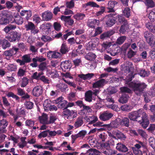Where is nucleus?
<instances>
[{"label":"nucleus","mask_w":155,"mask_h":155,"mask_svg":"<svg viewBox=\"0 0 155 155\" xmlns=\"http://www.w3.org/2000/svg\"><path fill=\"white\" fill-rule=\"evenodd\" d=\"M128 117H124L119 119V124L122 126L128 127L129 126L130 120Z\"/></svg>","instance_id":"1a4fd4ad"},{"label":"nucleus","mask_w":155,"mask_h":155,"mask_svg":"<svg viewBox=\"0 0 155 155\" xmlns=\"http://www.w3.org/2000/svg\"><path fill=\"white\" fill-rule=\"evenodd\" d=\"M114 33V32L113 31H109L104 32L100 35V38L101 39H104L106 38L110 37Z\"/></svg>","instance_id":"4be33fe9"},{"label":"nucleus","mask_w":155,"mask_h":155,"mask_svg":"<svg viewBox=\"0 0 155 155\" xmlns=\"http://www.w3.org/2000/svg\"><path fill=\"white\" fill-rule=\"evenodd\" d=\"M54 26L55 30L58 31L60 30L61 25L60 24L58 23L55 22L54 23Z\"/></svg>","instance_id":"338daca9"},{"label":"nucleus","mask_w":155,"mask_h":155,"mask_svg":"<svg viewBox=\"0 0 155 155\" xmlns=\"http://www.w3.org/2000/svg\"><path fill=\"white\" fill-rule=\"evenodd\" d=\"M145 3L147 7V8H153L155 6V3L152 0H145Z\"/></svg>","instance_id":"2f4dec72"},{"label":"nucleus","mask_w":155,"mask_h":155,"mask_svg":"<svg viewBox=\"0 0 155 155\" xmlns=\"http://www.w3.org/2000/svg\"><path fill=\"white\" fill-rule=\"evenodd\" d=\"M51 101L50 100L47 99L46 100L44 103L43 106L45 110H48L50 107L51 106Z\"/></svg>","instance_id":"72a5a7b5"},{"label":"nucleus","mask_w":155,"mask_h":155,"mask_svg":"<svg viewBox=\"0 0 155 155\" xmlns=\"http://www.w3.org/2000/svg\"><path fill=\"white\" fill-rule=\"evenodd\" d=\"M120 92L122 94H131L132 91L130 89L126 87H121L120 88Z\"/></svg>","instance_id":"7c9ffc66"},{"label":"nucleus","mask_w":155,"mask_h":155,"mask_svg":"<svg viewBox=\"0 0 155 155\" xmlns=\"http://www.w3.org/2000/svg\"><path fill=\"white\" fill-rule=\"evenodd\" d=\"M41 39L45 42H49L53 40L52 38L47 35H43Z\"/></svg>","instance_id":"a18cd8bd"},{"label":"nucleus","mask_w":155,"mask_h":155,"mask_svg":"<svg viewBox=\"0 0 155 155\" xmlns=\"http://www.w3.org/2000/svg\"><path fill=\"white\" fill-rule=\"evenodd\" d=\"M128 28L129 27L128 23L123 24L121 26L119 31L120 33L123 34L128 29Z\"/></svg>","instance_id":"c756f323"},{"label":"nucleus","mask_w":155,"mask_h":155,"mask_svg":"<svg viewBox=\"0 0 155 155\" xmlns=\"http://www.w3.org/2000/svg\"><path fill=\"white\" fill-rule=\"evenodd\" d=\"M150 145L153 149H155V139L153 137H150L149 139Z\"/></svg>","instance_id":"a19ab883"},{"label":"nucleus","mask_w":155,"mask_h":155,"mask_svg":"<svg viewBox=\"0 0 155 155\" xmlns=\"http://www.w3.org/2000/svg\"><path fill=\"white\" fill-rule=\"evenodd\" d=\"M107 90L108 92L111 94L115 93L117 91V90L114 87L109 88Z\"/></svg>","instance_id":"69168bd1"},{"label":"nucleus","mask_w":155,"mask_h":155,"mask_svg":"<svg viewBox=\"0 0 155 155\" xmlns=\"http://www.w3.org/2000/svg\"><path fill=\"white\" fill-rule=\"evenodd\" d=\"M143 35L146 40L153 35L151 33L150 31H146L143 33Z\"/></svg>","instance_id":"8fccbe9b"},{"label":"nucleus","mask_w":155,"mask_h":155,"mask_svg":"<svg viewBox=\"0 0 155 155\" xmlns=\"http://www.w3.org/2000/svg\"><path fill=\"white\" fill-rule=\"evenodd\" d=\"M61 65L66 70H69L71 67V63L69 61H65L61 63Z\"/></svg>","instance_id":"b1692460"},{"label":"nucleus","mask_w":155,"mask_h":155,"mask_svg":"<svg viewBox=\"0 0 155 155\" xmlns=\"http://www.w3.org/2000/svg\"><path fill=\"white\" fill-rule=\"evenodd\" d=\"M63 112V114L64 116H69L71 115V112L70 110L67 108H64Z\"/></svg>","instance_id":"13d9d810"},{"label":"nucleus","mask_w":155,"mask_h":155,"mask_svg":"<svg viewBox=\"0 0 155 155\" xmlns=\"http://www.w3.org/2000/svg\"><path fill=\"white\" fill-rule=\"evenodd\" d=\"M118 16V21L120 24H123V25L128 23L127 20L124 17L119 16V15Z\"/></svg>","instance_id":"c03bdc74"},{"label":"nucleus","mask_w":155,"mask_h":155,"mask_svg":"<svg viewBox=\"0 0 155 155\" xmlns=\"http://www.w3.org/2000/svg\"><path fill=\"white\" fill-rule=\"evenodd\" d=\"M124 68V71L125 72H129L130 71V69L131 68V63L128 62Z\"/></svg>","instance_id":"37998d69"},{"label":"nucleus","mask_w":155,"mask_h":155,"mask_svg":"<svg viewBox=\"0 0 155 155\" xmlns=\"http://www.w3.org/2000/svg\"><path fill=\"white\" fill-rule=\"evenodd\" d=\"M117 3L115 1H110L109 2L108 4V7L114 8L115 6V5H116Z\"/></svg>","instance_id":"0e129e2a"},{"label":"nucleus","mask_w":155,"mask_h":155,"mask_svg":"<svg viewBox=\"0 0 155 155\" xmlns=\"http://www.w3.org/2000/svg\"><path fill=\"white\" fill-rule=\"evenodd\" d=\"M119 122L117 119H116L112 121L110 124H107L106 127H110L113 128H117L119 127Z\"/></svg>","instance_id":"5701e85b"},{"label":"nucleus","mask_w":155,"mask_h":155,"mask_svg":"<svg viewBox=\"0 0 155 155\" xmlns=\"http://www.w3.org/2000/svg\"><path fill=\"white\" fill-rule=\"evenodd\" d=\"M135 54L136 52L130 49L128 52L127 56L128 58H130Z\"/></svg>","instance_id":"bf43d9fd"},{"label":"nucleus","mask_w":155,"mask_h":155,"mask_svg":"<svg viewBox=\"0 0 155 155\" xmlns=\"http://www.w3.org/2000/svg\"><path fill=\"white\" fill-rule=\"evenodd\" d=\"M7 122L4 119H3L1 121L0 123V133L3 132L4 129L7 126Z\"/></svg>","instance_id":"6ab92c4d"},{"label":"nucleus","mask_w":155,"mask_h":155,"mask_svg":"<svg viewBox=\"0 0 155 155\" xmlns=\"http://www.w3.org/2000/svg\"><path fill=\"white\" fill-rule=\"evenodd\" d=\"M111 14H110L105 16V23L107 26L109 27L112 26L116 22V19L113 18V17H111Z\"/></svg>","instance_id":"423d86ee"},{"label":"nucleus","mask_w":155,"mask_h":155,"mask_svg":"<svg viewBox=\"0 0 155 155\" xmlns=\"http://www.w3.org/2000/svg\"><path fill=\"white\" fill-rule=\"evenodd\" d=\"M87 133V132L85 130H82L79 132L77 134L78 137H84L85 134Z\"/></svg>","instance_id":"e2e57ef3"},{"label":"nucleus","mask_w":155,"mask_h":155,"mask_svg":"<svg viewBox=\"0 0 155 155\" xmlns=\"http://www.w3.org/2000/svg\"><path fill=\"white\" fill-rule=\"evenodd\" d=\"M139 143L135 144L134 145L135 147L132 148L133 152L135 155H137L139 154L140 153H141L140 151L139 150V149L141 147L146 149L145 151H146L147 150V147L142 142L140 141L139 142Z\"/></svg>","instance_id":"20e7f679"},{"label":"nucleus","mask_w":155,"mask_h":155,"mask_svg":"<svg viewBox=\"0 0 155 155\" xmlns=\"http://www.w3.org/2000/svg\"><path fill=\"white\" fill-rule=\"evenodd\" d=\"M28 79L25 77H24L22 79V83L21 87H25L28 83Z\"/></svg>","instance_id":"79ce46f5"},{"label":"nucleus","mask_w":155,"mask_h":155,"mask_svg":"<svg viewBox=\"0 0 155 155\" xmlns=\"http://www.w3.org/2000/svg\"><path fill=\"white\" fill-rule=\"evenodd\" d=\"M25 70L22 68H20L18 72V76L19 77L23 76L25 75Z\"/></svg>","instance_id":"4d7b16f0"},{"label":"nucleus","mask_w":155,"mask_h":155,"mask_svg":"<svg viewBox=\"0 0 155 155\" xmlns=\"http://www.w3.org/2000/svg\"><path fill=\"white\" fill-rule=\"evenodd\" d=\"M104 70L105 71L109 72H113L114 73L116 72L118 70V69L117 68H113L110 67H109L106 69H104Z\"/></svg>","instance_id":"6e6d98bb"},{"label":"nucleus","mask_w":155,"mask_h":155,"mask_svg":"<svg viewBox=\"0 0 155 155\" xmlns=\"http://www.w3.org/2000/svg\"><path fill=\"white\" fill-rule=\"evenodd\" d=\"M100 152L98 150L94 148L89 149L85 153L87 155H99Z\"/></svg>","instance_id":"f3484780"},{"label":"nucleus","mask_w":155,"mask_h":155,"mask_svg":"<svg viewBox=\"0 0 155 155\" xmlns=\"http://www.w3.org/2000/svg\"><path fill=\"white\" fill-rule=\"evenodd\" d=\"M92 99V93L91 91L86 92L85 93V100L88 102H91Z\"/></svg>","instance_id":"cd10ccee"},{"label":"nucleus","mask_w":155,"mask_h":155,"mask_svg":"<svg viewBox=\"0 0 155 155\" xmlns=\"http://www.w3.org/2000/svg\"><path fill=\"white\" fill-rule=\"evenodd\" d=\"M58 87L62 91H65L66 88L68 87V86L67 84L61 83L59 84L58 86Z\"/></svg>","instance_id":"49530a36"},{"label":"nucleus","mask_w":155,"mask_h":155,"mask_svg":"<svg viewBox=\"0 0 155 155\" xmlns=\"http://www.w3.org/2000/svg\"><path fill=\"white\" fill-rule=\"evenodd\" d=\"M128 117L130 120L137 122L140 124L142 123V126L145 128L149 124L146 114L144 112L141 113L140 110L129 113Z\"/></svg>","instance_id":"f257e3e1"},{"label":"nucleus","mask_w":155,"mask_h":155,"mask_svg":"<svg viewBox=\"0 0 155 155\" xmlns=\"http://www.w3.org/2000/svg\"><path fill=\"white\" fill-rule=\"evenodd\" d=\"M66 5L67 8L71 9L74 7V2L72 1L66 2Z\"/></svg>","instance_id":"3c124183"},{"label":"nucleus","mask_w":155,"mask_h":155,"mask_svg":"<svg viewBox=\"0 0 155 155\" xmlns=\"http://www.w3.org/2000/svg\"><path fill=\"white\" fill-rule=\"evenodd\" d=\"M71 16H65L62 15L61 19L70 25H72L74 23V21L73 19L70 18Z\"/></svg>","instance_id":"dca6fc26"},{"label":"nucleus","mask_w":155,"mask_h":155,"mask_svg":"<svg viewBox=\"0 0 155 155\" xmlns=\"http://www.w3.org/2000/svg\"><path fill=\"white\" fill-rule=\"evenodd\" d=\"M143 96L144 97V101L146 103L149 102L151 101L150 97H152L151 95H150V94L149 92H145L143 93Z\"/></svg>","instance_id":"aec40b11"},{"label":"nucleus","mask_w":155,"mask_h":155,"mask_svg":"<svg viewBox=\"0 0 155 155\" xmlns=\"http://www.w3.org/2000/svg\"><path fill=\"white\" fill-rule=\"evenodd\" d=\"M60 51L62 54H66L69 51L68 47L64 43L62 44Z\"/></svg>","instance_id":"a878e982"},{"label":"nucleus","mask_w":155,"mask_h":155,"mask_svg":"<svg viewBox=\"0 0 155 155\" xmlns=\"http://www.w3.org/2000/svg\"><path fill=\"white\" fill-rule=\"evenodd\" d=\"M78 77L80 78L85 80L90 79L94 76V74L93 73H88L85 74H78Z\"/></svg>","instance_id":"a211bd4d"},{"label":"nucleus","mask_w":155,"mask_h":155,"mask_svg":"<svg viewBox=\"0 0 155 155\" xmlns=\"http://www.w3.org/2000/svg\"><path fill=\"white\" fill-rule=\"evenodd\" d=\"M18 94L19 95L23 96L22 97L23 98H28L30 97L29 95H28L27 94H25L23 90L21 88H18Z\"/></svg>","instance_id":"c85d7f7f"},{"label":"nucleus","mask_w":155,"mask_h":155,"mask_svg":"<svg viewBox=\"0 0 155 155\" xmlns=\"http://www.w3.org/2000/svg\"><path fill=\"white\" fill-rule=\"evenodd\" d=\"M146 41L149 45L152 47L155 46V38H154L153 35L150 37Z\"/></svg>","instance_id":"393cba45"},{"label":"nucleus","mask_w":155,"mask_h":155,"mask_svg":"<svg viewBox=\"0 0 155 155\" xmlns=\"http://www.w3.org/2000/svg\"><path fill=\"white\" fill-rule=\"evenodd\" d=\"M38 68L40 70L43 71L47 68V64L46 62H43L40 63L38 65Z\"/></svg>","instance_id":"09e8293b"},{"label":"nucleus","mask_w":155,"mask_h":155,"mask_svg":"<svg viewBox=\"0 0 155 155\" xmlns=\"http://www.w3.org/2000/svg\"><path fill=\"white\" fill-rule=\"evenodd\" d=\"M127 37L125 36H122L119 37L117 39L116 43L119 45L122 44L126 40Z\"/></svg>","instance_id":"473e14b6"},{"label":"nucleus","mask_w":155,"mask_h":155,"mask_svg":"<svg viewBox=\"0 0 155 155\" xmlns=\"http://www.w3.org/2000/svg\"><path fill=\"white\" fill-rule=\"evenodd\" d=\"M52 13L48 11L45 12L43 13L42 15L43 20L46 21L51 20L52 18Z\"/></svg>","instance_id":"9b49d317"},{"label":"nucleus","mask_w":155,"mask_h":155,"mask_svg":"<svg viewBox=\"0 0 155 155\" xmlns=\"http://www.w3.org/2000/svg\"><path fill=\"white\" fill-rule=\"evenodd\" d=\"M116 136L118 138L123 140H125L126 137L125 135L121 132L117 133L116 134Z\"/></svg>","instance_id":"58836bf2"},{"label":"nucleus","mask_w":155,"mask_h":155,"mask_svg":"<svg viewBox=\"0 0 155 155\" xmlns=\"http://www.w3.org/2000/svg\"><path fill=\"white\" fill-rule=\"evenodd\" d=\"M68 102L67 101L64 100L62 101H61L60 103H59L58 104V107L59 108H67V104Z\"/></svg>","instance_id":"c9c22d12"},{"label":"nucleus","mask_w":155,"mask_h":155,"mask_svg":"<svg viewBox=\"0 0 155 155\" xmlns=\"http://www.w3.org/2000/svg\"><path fill=\"white\" fill-rule=\"evenodd\" d=\"M20 38V35L16 31L10 32V42L15 41L16 40L18 41Z\"/></svg>","instance_id":"9d476101"},{"label":"nucleus","mask_w":155,"mask_h":155,"mask_svg":"<svg viewBox=\"0 0 155 155\" xmlns=\"http://www.w3.org/2000/svg\"><path fill=\"white\" fill-rule=\"evenodd\" d=\"M105 80L103 79H100L96 82L94 83L93 85L94 88H98L100 87H102L105 83Z\"/></svg>","instance_id":"2eb2a0df"},{"label":"nucleus","mask_w":155,"mask_h":155,"mask_svg":"<svg viewBox=\"0 0 155 155\" xmlns=\"http://www.w3.org/2000/svg\"><path fill=\"white\" fill-rule=\"evenodd\" d=\"M51 26V24L50 23L42 24L41 26V28L43 30H45L46 29H50Z\"/></svg>","instance_id":"de8ad7c7"},{"label":"nucleus","mask_w":155,"mask_h":155,"mask_svg":"<svg viewBox=\"0 0 155 155\" xmlns=\"http://www.w3.org/2000/svg\"><path fill=\"white\" fill-rule=\"evenodd\" d=\"M116 149L119 151L123 152H126L128 150L126 146L121 143H118L117 144Z\"/></svg>","instance_id":"ddd939ff"},{"label":"nucleus","mask_w":155,"mask_h":155,"mask_svg":"<svg viewBox=\"0 0 155 155\" xmlns=\"http://www.w3.org/2000/svg\"><path fill=\"white\" fill-rule=\"evenodd\" d=\"M39 119L41 123L45 124H49L47 114L44 113L41 116L39 117Z\"/></svg>","instance_id":"f8f14e48"},{"label":"nucleus","mask_w":155,"mask_h":155,"mask_svg":"<svg viewBox=\"0 0 155 155\" xmlns=\"http://www.w3.org/2000/svg\"><path fill=\"white\" fill-rule=\"evenodd\" d=\"M75 18L77 20H82L84 17H85V15L84 14L81 13L77 14L76 15L74 16Z\"/></svg>","instance_id":"603ef678"},{"label":"nucleus","mask_w":155,"mask_h":155,"mask_svg":"<svg viewBox=\"0 0 155 155\" xmlns=\"http://www.w3.org/2000/svg\"><path fill=\"white\" fill-rule=\"evenodd\" d=\"M25 104L26 105V107L27 108L29 109H31L33 107V103L30 101L26 102L25 103Z\"/></svg>","instance_id":"052dcab7"},{"label":"nucleus","mask_w":155,"mask_h":155,"mask_svg":"<svg viewBox=\"0 0 155 155\" xmlns=\"http://www.w3.org/2000/svg\"><path fill=\"white\" fill-rule=\"evenodd\" d=\"M9 20L2 14H0V24L6 25L9 23Z\"/></svg>","instance_id":"412c9836"},{"label":"nucleus","mask_w":155,"mask_h":155,"mask_svg":"<svg viewBox=\"0 0 155 155\" xmlns=\"http://www.w3.org/2000/svg\"><path fill=\"white\" fill-rule=\"evenodd\" d=\"M96 57V56L94 54L90 52L88 53L85 58L88 60L92 61Z\"/></svg>","instance_id":"f704fd0d"},{"label":"nucleus","mask_w":155,"mask_h":155,"mask_svg":"<svg viewBox=\"0 0 155 155\" xmlns=\"http://www.w3.org/2000/svg\"><path fill=\"white\" fill-rule=\"evenodd\" d=\"M148 130L149 132L152 133L153 131L155 130V124H150Z\"/></svg>","instance_id":"774afa93"},{"label":"nucleus","mask_w":155,"mask_h":155,"mask_svg":"<svg viewBox=\"0 0 155 155\" xmlns=\"http://www.w3.org/2000/svg\"><path fill=\"white\" fill-rule=\"evenodd\" d=\"M113 116V114L108 111H105L100 115L99 118L102 120H108Z\"/></svg>","instance_id":"39448f33"},{"label":"nucleus","mask_w":155,"mask_h":155,"mask_svg":"<svg viewBox=\"0 0 155 155\" xmlns=\"http://www.w3.org/2000/svg\"><path fill=\"white\" fill-rule=\"evenodd\" d=\"M128 87L132 88L136 95L141 96L147 85L144 83L131 82L127 83Z\"/></svg>","instance_id":"f03ea898"},{"label":"nucleus","mask_w":155,"mask_h":155,"mask_svg":"<svg viewBox=\"0 0 155 155\" xmlns=\"http://www.w3.org/2000/svg\"><path fill=\"white\" fill-rule=\"evenodd\" d=\"M25 26L27 31L31 30V32L34 34L37 33L39 31L38 30L36 29L35 25L31 22H28Z\"/></svg>","instance_id":"0eeeda50"},{"label":"nucleus","mask_w":155,"mask_h":155,"mask_svg":"<svg viewBox=\"0 0 155 155\" xmlns=\"http://www.w3.org/2000/svg\"><path fill=\"white\" fill-rule=\"evenodd\" d=\"M129 98V95L126 94H122V95L118 99V101L122 104L126 103Z\"/></svg>","instance_id":"4468645a"},{"label":"nucleus","mask_w":155,"mask_h":155,"mask_svg":"<svg viewBox=\"0 0 155 155\" xmlns=\"http://www.w3.org/2000/svg\"><path fill=\"white\" fill-rule=\"evenodd\" d=\"M48 131H49V130L41 132L38 135V137L39 138H41L42 137H46L48 135Z\"/></svg>","instance_id":"864d4df0"},{"label":"nucleus","mask_w":155,"mask_h":155,"mask_svg":"<svg viewBox=\"0 0 155 155\" xmlns=\"http://www.w3.org/2000/svg\"><path fill=\"white\" fill-rule=\"evenodd\" d=\"M148 17L151 21H155V12L153 9L149 13Z\"/></svg>","instance_id":"ea45409f"},{"label":"nucleus","mask_w":155,"mask_h":155,"mask_svg":"<svg viewBox=\"0 0 155 155\" xmlns=\"http://www.w3.org/2000/svg\"><path fill=\"white\" fill-rule=\"evenodd\" d=\"M22 59L25 63H28L31 61V59L30 56L27 55H24L22 57Z\"/></svg>","instance_id":"5fc2aeb1"},{"label":"nucleus","mask_w":155,"mask_h":155,"mask_svg":"<svg viewBox=\"0 0 155 155\" xmlns=\"http://www.w3.org/2000/svg\"><path fill=\"white\" fill-rule=\"evenodd\" d=\"M83 124V121L81 117L78 118L74 124V127L75 128H78L81 126Z\"/></svg>","instance_id":"bb28decb"},{"label":"nucleus","mask_w":155,"mask_h":155,"mask_svg":"<svg viewBox=\"0 0 155 155\" xmlns=\"http://www.w3.org/2000/svg\"><path fill=\"white\" fill-rule=\"evenodd\" d=\"M124 15L126 17L128 18L130 15V9L128 7L125 8L123 12Z\"/></svg>","instance_id":"e433bc0d"},{"label":"nucleus","mask_w":155,"mask_h":155,"mask_svg":"<svg viewBox=\"0 0 155 155\" xmlns=\"http://www.w3.org/2000/svg\"><path fill=\"white\" fill-rule=\"evenodd\" d=\"M149 56L152 59L155 58V49H153L150 50L149 53Z\"/></svg>","instance_id":"680f3d73"},{"label":"nucleus","mask_w":155,"mask_h":155,"mask_svg":"<svg viewBox=\"0 0 155 155\" xmlns=\"http://www.w3.org/2000/svg\"><path fill=\"white\" fill-rule=\"evenodd\" d=\"M139 75L142 77H144L147 76L149 73L145 71V70L143 69H140L138 71Z\"/></svg>","instance_id":"4c0bfd02"},{"label":"nucleus","mask_w":155,"mask_h":155,"mask_svg":"<svg viewBox=\"0 0 155 155\" xmlns=\"http://www.w3.org/2000/svg\"><path fill=\"white\" fill-rule=\"evenodd\" d=\"M24 21L23 18L21 17L16 11H12L10 12V23L15 22L18 25L22 24Z\"/></svg>","instance_id":"7ed1b4c3"},{"label":"nucleus","mask_w":155,"mask_h":155,"mask_svg":"<svg viewBox=\"0 0 155 155\" xmlns=\"http://www.w3.org/2000/svg\"><path fill=\"white\" fill-rule=\"evenodd\" d=\"M42 87L41 86H38L34 87L32 91V94L35 97H39L42 93Z\"/></svg>","instance_id":"6e6552de"}]
</instances>
